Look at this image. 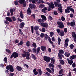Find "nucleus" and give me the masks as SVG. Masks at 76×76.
<instances>
[{"label": "nucleus", "instance_id": "cd10ccee", "mask_svg": "<svg viewBox=\"0 0 76 76\" xmlns=\"http://www.w3.org/2000/svg\"><path fill=\"white\" fill-rule=\"evenodd\" d=\"M23 44V41L21 40L20 42L17 44L18 46L22 45Z\"/></svg>", "mask_w": 76, "mask_h": 76}, {"label": "nucleus", "instance_id": "2eb2a0df", "mask_svg": "<svg viewBox=\"0 0 76 76\" xmlns=\"http://www.w3.org/2000/svg\"><path fill=\"white\" fill-rule=\"evenodd\" d=\"M46 10H47V8L46 7H44L43 9L42 10V12L43 13H47V12H46Z\"/></svg>", "mask_w": 76, "mask_h": 76}, {"label": "nucleus", "instance_id": "c85d7f7f", "mask_svg": "<svg viewBox=\"0 0 76 76\" xmlns=\"http://www.w3.org/2000/svg\"><path fill=\"white\" fill-rule=\"evenodd\" d=\"M37 72H38L39 73V74L40 75H42V71L40 69H39L37 70Z\"/></svg>", "mask_w": 76, "mask_h": 76}, {"label": "nucleus", "instance_id": "4be33fe9", "mask_svg": "<svg viewBox=\"0 0 76 76\" xmlns=\"http://www.w3.org/2000/svg\"><path fill=\"white\" fill-rule=\"evenodd\" d=\"M59 61L60 64H61L62 65H64V61L62 59L59 60Z\"/></svg>", "mask_w": 76, "mask_h": 76}, {"label": "nucleus", "instance_id": "052dcab7", "mask_svg": "<svg viewBox=\"0 0 76 76\" xmlns=\"http://www.w3.org/2000/svg\"><path fill=\"white\" fill-rule=\"evenodd\" d=\"M72 67L73 68H75V67H76V64L75 63V62H74L73 63L72 65Z\"/></svg>", "mask_w": 76, "mask_h": 76}, {"label": "nucleus", "instance_id": "49530a36", "mask_svg": "<svg viewBox=\"0 0 76 76\" xmlns=\"http://www.w3.org/2000/svg\"><path fill=\"white\" fill-rule=\"evenodd\" d=\"M32 46H33L34 48H37V44L35 42L32 44Z\"/></svg>", "mask_w": 76, "mask_h": 76}, {"label": "nucleus", "instance_id": "4c0bfd02", "mask_svg": "<svg viewBox=\"0 0 76 76\" xmlns=\"http://www.w3.org/2000/svg\"><path fill=\"white\" fill-rule=\"evenodd\" d=\"M63 72V69H61L60 70V71L59 72V75H61V74Z\"/></svg>", "mask_w": 76, "mask_h": 76}, {"label": "nucleus", "instance_id": "0eeeda50", "mask_svg": "<svg viewBox=\"0 0 76 76\" xmlns=\"http://www.w3.org/2000/svg\"><path fill=\"white\" fill-rule=\"evenodd\" d=\"M47 4H48L49 7L51 8V9H54V4L53 2H52L50 4H48V3L47 2Z\"/></svg>", "mask_w": 76, "mask_h": 76}, {"label": "nucleus", "instance_id": "e2e57ef3", "mask_svg": "<svg viewBox=\"0 0 76 76\" xmlns=\"http://www.w3.org/2000/svg\"><path fill=\"white\" fill-rule=\"evenodd\" d=\"M54 4L55 7H57L58 6V3L55 1L54 2Z\"/></svg>", "mask_w": 76, "mask_h": 76}, {"label": "nucleus", "instance_id": "13d9d810", "mask_svg": "<svg viewBox=\"0 0 76 76\" xmlns=\"http://www.w3.org/2000/svg\"><path fill=\"white\" fill-rule=\"evenodd\" d=\"M42 32H45V28H42Z\"/></svg>", "mask_w": 76, "mask_h": 76}, {"label": "nucleus", "instance_id": "6e6552de", "mask_svg": "<svg viewBox=\"0 0 76 76\" xmlns=\"http://www.w3.org/2000/svg\"><path fill=\"white\" fill-rule=\"evenodd\" d=\"M40 25L41 26L44 27V28H48V24L46 23H40Z\"/></svg>", "mask_w": 76, "mask_h": 76}, {"label": "nucleus", "instance_id": "aec40b11", "mask_svg": "<svg viewBox=\"0 0 76 76\" xmlns=\"http://www.w3.org/2000/svg\"><path fill=\"white\" fill-rule=\"evenodd\" d=\"M40 51V47H39L37 49H36V55H38V53H39Z\"/></svg>", "mask_w": 76, "mask_h": 76}, {"label": "nucleus", "instance_id": "393cba45", "mask_svg": "<svg viewBox=\"0 0 76 76\" xmlns=\"http://www.w3.org/2000/svg\"><path fill=\"white\" fill-rule=\"evenodd\" d=\"M48 66H49V67H50V68H54V64L50 63L49 64Z\"/></svg>", "mask_w": 76, "mask_h": 76}, {"label": "nucleus", "instance_id": "473e14b6", "mask_svg": "<svg viewBox=\"0 0 76 76\" xmlns=\"http://www.w3.org/2000/svg\"><path fill=\"white\" fill-rule=\"evenodd\" d=\"M6 19L9 22H12V20L10 18H9L8 17L6 18Z\"/></svg>", "mask_w": 76, "mask_h": 76}, {"label": "nucleus", "instance_id": "dca6fc26", "mask_svg": "<svg viewBox=\"0 0 76 76\" xmlns=\"http://www.w3.org/2000/svg\"><path fill=\"white\" fill-rule=\"evenodd\" d=\"M37 71V69L35 68L33 70V73L34 75H38V72L37 71Z\"/></svg>", "mask_w": 76, "mask_h": 76}, {"label": "nucleus", "instance_id": "c03bdc74", "mask_svg": "<svg viewBox=\"0 0 76 76\" xmlns=\"http://www.w3.org/2000/svg\"><path fill=\"white\" fill-rule=\"evenodd\" d=\"M11 18H12L14 22H15V21H16V18L15 16L12 17Z\"/></svg>", "mask_w": 76, "mask_h": 76}, {"label": "nucleus", "instance_id": "774afa93", "mask_svg": "<svg viewBox=\"0 0 76 76\" xmlns=\"http://www.w3.org/2000/svg\"><path fill=\"white\" fill-rule=\"evenodd\" d=\"M52 40L53 41V42H55V41H56V39L54 38V37H52Z\"/></svg>", "mask_w": 76, "mask_h": 76}, {"label": "nucleus", "instance_id": "69168bd1", "mask_svg": "<svg viewBox=\"0 0 76 76\" xmlns=\"http://www.w3.org/2000/svg\"><path fill=\"white\" fill-rule=\"evenodd\" d=\"M32 51H33V52L35 53L37 52V49L34 48L32 49Z\"/></svg>", "mask_w": 76, "mask_h": 76}, {"label": "nucleus", "instance_id": "f257e3e1", "mask_svg": "<svg viewBox=\"0 0 76 76\" xmlns=\"http://www.w3.org/2000/svg\"><path fill=\"white\" fill-rule=\"evenodd\" d=\"M22 52L23 53L22 55V57L24 58L26 57V60H29L30 59L29 57L30 53H29L28 52H26L24 50H23Z\"/></svg>", "mask_w": 76, "mask_h": 76}, {"label": "nucleus", "instance_id": "338daca9", "mask_svg": "<svg viewBox=\"0 0 76 76\" xmlns=\"http://www.w3.org/2000/svg\"><path fill=\"white\" fill-rule=\"evenodd\" d=\"M50 70H51V72H52L53 73H54V69L53 68H50Z\"/></svg>", "mask_w": 76, "mask_h": 76}, {"label": "nucleus", "instance_id": "0e129e2a", "mask_svg": "<svg viewBox=\"0 0 76 76\" xmlns=\"http://www.w3.org/2000/svg\"><path fill=\"white\" fill-rule=\"evenodd\" d=\"M53 13L55 15H57L58 14V13H57V11H54L53 12Z\"/></svg>", "mask_w": 76, "mask_h": 76}, {"label": "nucleus", "instance_id": "58836bf2", "mask_svg": "<svg viewBox=\"0 0 76 76\" xmlns=\"http://www.w3.org/2000/svg\"><path fill=\"white\" fill-rule=\"evenodd\" d=\"M48 36L47 34H45L44 38H45V40H47V39H48Z\"/></svg>", "mask_w": 76, "mask_h": 76}, {"label": "nucleus", "instance_id": "864d4df0", "mask_svg": "<svg viewBox=\"0 0 76 76\" xmlns=\"http://www.w3.org/2000/svg\"><path fill=\"white\" fill-rule=\"evenodd\" d=\"M69 40L68 38H67L66 39L65 41V43H68V42H69Z\"/></svg>", "mask_w": 76, "mask_h": 76}, {"label": "nucleus", "instance_id": "9d476101", "mask_svg": "<svg viewBox=\"0 0 76 76\" xmlns=\"http://www.w3.org/2000/svg\"><path fill=\"white\" fill-rule=\"evenodd\" d=\"M40 49L42 51H47V47L45 46H41Z\"/></svg>", "mask_w": 76, "mask_h": 76}, {"label": "nucleus", "instance_id": "39448f33", "mask_svg": "<svg viewBox=\"0 0 76 76\" xmlns=\"http://www.w3.org/2000/svg\"><path fill=\"white\" fill-rule=\"evenodd\" d=\"M13 57L16 58L18 57V53L16 52H14L10 56V58L12 59Z\"/></svg>", "mask_w": 76, "mask_h": 76}, {"label": "nucleus", "instance_id": "7c9ffc66", "mask_svg": "<svg viewBox=\"0 0 76 76\" xmlns=\"http://www.w3.org/2000/svg\"><path fill=\"white\" fill-rule=\"evenodd\" d=\"M44 7H45V5H44V4H40L39 5V7L40 9H42L44 8Z\"/></svg>", "mask_w": 76, "mask_h": 76}, {"label": "nucleus", "instance_id": "a211bd4d", "mask_svg": "<svg viewBox=\"0 0 76 76\" xmlns=\"http://www.w3.org/2000/svg\"><path fill=\"white\" fill-rule=\"evenodd\" d=\"M17 70L18 71H21L22 70V68L19 66H17L16 67Z\"/></svg>", "mask_w": 76, "mask_h": 76}, {"label": "nucleus", "instance_id": "bb28decb", "mask_svg": "<svg viewBox=\"0 0 76 76\" xmlns=\"http://www.w3.org/2000/svg\"><path fill=\"white\" fill-rule=\"evenodd\" d=\"M55 61H56V59H54L53 58H51V63H52V64H54V63H55Z\"/></svg>", "mask_w": 76, "mask_h": 76}, {"label": "nucleus", "instance_id": "3c124183", "mask_svg": "<svg viewBox=\"0 0 76 76\" xmlns=\"http://www.w3.org/2000/svg\"><path fill=\"white\" fill-rule=\"evenodd\" d=\"M69 47L71 49H73V47H74V45L72 44L70 45H69Z\"/></svg>", "mask_w": 76, "mask_h": 76}, {"label": "nucleus", "instance_id": "4468645a", "mask_svg": "<svg viewBox=\"0 0 76 76\" xmlns=\"http://www.w3.org/2000/svg\"><path fill=\"white\" fill-rule=\"evenodd\" d=\"M66 60L68 61V64H70V65H72L73 63V61L69 59V58H68L66 59Z\"/></svg>", "mask_w": 76, "mask_h": 76}, {"label": "nucleus", "instance_id": "4d7b16f0", "mask_svg": "<svg viewBox=\"0 0 76 76\" xmlns=\"http://www.w3.org/2000/svg\"><path fill=\"white\" fill-rule=\"evenodd\" d=\"M70 10L71 12H72V13H75L74 9H73V8H70Z\"/></svg>", "mask_w": 76, "mask_h": 76}, {"label": "nucleus", "instance_id": "a878e982", "mask_svg": "<svg viewBox=\"0 0 76 76\" xmlns=\"http://www.w3.org/2000/svg\"><path fill=\"white\" fill-rule=\"evenodd\" d=\"M20 16L21 19H23V18L24 17V16H23V12H22V11H21L20 12Z\"/></svg>", "mask_w": 76, "mask_h": 76}, {"label": "nucleus", "instance_id": "de8ad7c7", "mask_svg": "<svg viewBox=\"0 0 76 76\" xmlns=\"http://www.w3.org/2000/svg\"><path fill=\"white\" fill-rule=\"evenodd\" d=\"M31 56L32 57V58L33 59H34L35 60H36V57H35V55L32 54H31Z\"/></svg>", "mask_w": 76, "mask_h": 76}, {"label": "nucleus", "instance_id": "1a4fd4ad", "mask_svg": "<svg viewBox=\"0 0 76 76\" xmlns=\"http://www.w3.org/2000/svg\"><path fill=\"white\" fill-rule=\"evenodd\" d=\"M72 36L73 38H75L74 39V41L76 42V34L75 33V32L74 31H73L72 33Z\"/></svg>", "mask_w": 76, "mask_h": 76}, {"label": "nucleus", "instance_id": "7ed1b4c3", "mask_svg": "<svg viewBox=\"0 0 76 76\" xmlns=\"http://www.w3.org/2000/svg\"><path fill=\"white\" fill-rule=\"evenodd\" d=\"M6 69L7 70L10 69V72H14L13 66L12 65H7L6 66Z\"/></svg>", "mask_w": 76, "mask_h": 76}, {"label": "nucleus", "instance_id": "5701e85b", "mask_svg": "<svg viewBox=\"0 0 76 76\" xmlns=\"http://www.w3.org/2000/svg\"><path fill=\"white\" fill-rule=\"evenodd\" d=\"M62 9L63 7H60L58 8V10H59L61 13H62L63 12V10H62Z\"/></svg>", "mask_w": 76, "mask_h": 76}, {"label": "nucleus", "instance_id": "ea45409f", "mask_svg": "<svg viewBox=\"0 0 76 76\" xmlns=\"http://www.w3.org/2000/svg\"><path fill=\"white\" fill-rule=\"evenodd\" d=\"M31 31L32 34L34 32V26H31Z\"/></svg>", "mask_w": 76, "mask_h": 76}, {"label": "nucleus", "instance_id": "680f3d73", "mask_svg": "<svg viewBox=\"0 0 76 76\" xmlns=\"http://www.w3.org/2000/svg\"><path fill=\"white\" fill-rule=\"evenodd\" d=\"M56 31L58 34H60V30L59 28H57L56 29Z\"/></svg>", "mask_w": 76, "mask_h": 76}, {"label": "nucleus", "instance_id": "c9c22d12", "mask_svg": "<svg viewBox=\"0 0 76 76\" xmlns=\"http://www.w3.org/2000/svg\"><path fill=\"white\" fill-rule=\"evenodd\" d=\"M34 29L35 31H38L39 29V26H36L34 27Z\"/></svg>", "mask_w": 76, "mask_h": 76}, {"label": "nucleus", "instance_id": "f03ea898", "mask_svg": "<svg viewBox=\"0 0 76 76\" xmlns=\"http://www.w3.org/2000/svg\"><path fill=\"white\" fill-rule=\"evenodd\" d=\"M62 54H64V51L62 50H59V53L58 54V57L59 59H62V57H64V56Z\"/></svg>", "mask_w": 76, "mask_h": 76}, {"label": "nucleus", "instance_id": "6ab92c4d", "mask_svg": "<svg viewBox=\"0 0 76 76\" xmlns=\"http://www.w3.org/2000/svg\"><path fill=\"white\" fill-rule=\"evenodd\" d=\"M41 18H42V19H43L44 20H47V18H46V17L45 15H41Z\"/></svg>", "mask_w": 76, "mask_h": 76}, {"label": "nucleus", "instance_id": "ddd939ff", "mask_svg": "<svg viewBox=\"0 0 76 76\" xmlns=\"http://www.w3.org/2000/svg\"><path fill=\"white\" fill-rule=\"evenodd\" d=\"M24 26H25V23L23 22L21 23L19 25V27L20 28L23 29L24 28Z\"/></svg>", "mask_w": 76, "mask_h": 76}, {"label": "nucleus", "instance_id": "79ce46f5", "mask_svg": "<svg viewBox=\"0 0 76 76\" xmlns=\"http://www.w3.org/2000/svg\"><path fill=\"white\" fill-rule=\"evenodd\" d=\"M48 19L49 20H52L53 19V17L51 16H48Z\"/></svg>", "mask_w": 76, "mask_h": 76}, {"label": "nucleus", "instance_id": "20e7f679", "mask_svg": "<svg viewBox=\"0 0 76 76\" xmlns=\"http://www.w3.org/2000/svg\"><path fill=\"white\" fill-rule=\"evenodd\" d=\"M57 25H58V28H60V29H62V28H63L64 26L63 23L60 21H57Z\"/></svg>", "mask_w": 76, "mask_h": 76}, {"label": "nucleus", "instance_id": "603ef678", "mask_svg": "<svg viewBox=\"0 0 76 76\" xmlns=\"http://www.w3.org/2000/svg\"><path fill=\"white\" fill-rule=\"evenodd\" d=\"M61 20H62V21H64L65 20V18L63 16H62L61 18Z\"/></svg>", "mask_w": 76, "mask_h": 76}, {"label": "nucleus", "instance_id": "f704fd0d", "mask_svg": "<svg viewBox=\"0 0 76 76\" xmlns=\"http://www.w3.org/2000/svg\"><path fill=\"white\" fill-rule=\"evenodd\" d=\"M30 45H31V43L29 41H28L26 42L27 47H30Z\"/></svg>", "mask_w": 76, "mask_h": 76}, {"label": "nucleus", "instance_id": "8fccbe9b", "mask_svg": "<svg viewBox=\"0 0 76 76\" xmlns=\"http://www.w3.org/2000/svg\"><path fill=\"white\" fill-rule=\"evenodd\" d=\"M54 33H53V32H51L50 33V37H53V35H54Z\"/></svg>", "mask_w": 76, "mask_h": 76}, {"label": "nucleus", "instance_id": "bf43d9fd", "mask_svg": "<svg viewBox=\"0 0 76 76\" xmlns=\"http://www.w3.org/2000/svg\"><path fill=\"white\" fill-rule=\"evenodd\" d=\"M19 2L18 1H14V3L15 5V6H17V5H18V4H19L18 2Z\"/></svg>", "mask_w": 76, "mask_h": 76}, {"label": "nucleus", "instance_id": "412c9836", "mask_svg": "<svg viewBox=\"0 0 76 76\" xmlns=\"http://www.w3.org/2000/svg\"><path fill=\"white\" fill-rule=\"evenodd\" d=\"M25 0H19L18 1V3H20V4H23L25 3Z\"/></svg>", "mask_w": 76, "mask_h": 76}, {"label": "nucleus", "instance_id": "f8f14e48", "mask_svg": "<svg viewBox=\"0 0 76 76\" xmlns=\"http://www.w3.org/2000/svg\"><path fill=\"white\" fill-rule=\"evenodd\" d=\"M49 37V39L48 40L49 42H50V44L52 45L53 48H55V45H54V42L51 41V38L50 37Z\"/></svg>", "mask_w": 76, "mask_h": 76}, {"label": "nucleus", "instance_id": "a18cd8bd", "mask_svg": "<svg viewBox=\"0 0 76 76\" xmlns=\"http://www.w3.org/2000/svg\"><path fill=\"white\" fill-rule=\"evenodd\" d=\"M65 12L66 13H67V14L68 13H69L70 12V10H66V9H65Z\"/></svg>", "mask_w": 76, "mask_h": 76}, {"label": "nucleus", "instance_id": "09e8293b", "mask_svg": "<svg viewBox=\"0 0 76 76\" xmlns=\"http://www.w3.org/2000/svg\"><path fill=\"white\" fill-rule=\"evenodd\" d=\"M45 35V34H44L42 33L40 34V37H41V38H43L44 37Z\"/></svg>", "mask_w": 76, "mask_h": 76}, {"label": "nucleus", "instance_id": "5fc2aeb1", "mask_svg": "<svg viewBox=\"0 0 76 76\" xmlns=\"http://www.w3.org/2000/svg\"><path fill=\"white\" fill-rule=\"evenodd\" d=\"M10 12L11 15H13V9H11L10 10Z\"/></svg>", "mask_w": 76, "mask_h": 76}, {"label": "nucleus", "instance_id": "a19ab883", "mask_svg": "<svg viewBox=\"0 0 76 76\" xmlns=\"http://www.w3.org/2000/svg\"><path fill=\"white\" fill-rule=\"evenodd\" d=\"M4 61L5 62V63H7V57H5L4 58Z\"/></svg>", "mask_w": 76, "mask_h": 76}, {"label": "nucleus", "instance_id": "72a5a7b5", "mask_svg": "<svg viewBox=\"0 0 76 76\" xmlns=\"http://www.w3.org/2000/svg\"><path fill=\"white\" fill-rule=\"evenodd\" d=\"M71 26H75V22H71L70 23Z\"/></svg>", "mask_w": 76, "mask_h": 76}, {"label": "nucleus", "instance_id": "37998d69", "mask_svg": "<svg viewBox=\"0 0 76 76\" xmlns=\"http://www.w3.org/2000/svg\"><path fill=\"white\" fill-rule=\"evenodd\" d=\"M58 45H60L61 42V39H60V38L58 37Z\"/></svg>", "mask_w": 76, "mask_h": 76}, {"label": "nucleus", "instance_id": "423d86ee", "mask_svg": "<svg viewBox=\"0 0 76 76\" xmlns=\"http://www.w3.org/2000/svg\"><path fill=\"white\" fill-rule=\"evenodd\" d=\"M43 58L45 61H46L47 63H49L50 61V60H51V58L48 56L47 57L46 56H44Z\"/></svg>", "mask_w": 76, "mask_h": 76}, {"label": "nucleus", "instance_id": "c756f323", "mask_svg": "<svg viewBox=\"0 0 76 76\" xmlns=\"http://www.w3.org/2000/svg\"><path fill=\"white\" fill-rule=\"evenodd\" d=\"M75 55H73L72 56H70L69 57L70 59V60H72V59H75Z\"/></svg>", "mask_w": 76, "mask_h": 76}, {"label": "nucleus", "instance_id": "9b49d317", "mask_svg": "<svg viewBox=\"0 0 76 76\" xmlns=\"http://www.w3.org/2000/svg\"><path fill=\"white\" fill-rule=\"evenodd\" d=\"M29 6L30 8L31 9H36V6L34 4H29Z\"/></svg>", "mask_w": 76, "mask_h": 76}, {"label": "nucleus", "instance_id": "2f4dec72", "mask_svg": "<svg viewBox=\"0 0 76 76\" xmlns=\"http://www.w3.org/2000/svg\"><path fill=\"white\" fill-rule=\"evenodd\" d=\"M60 35L61 37L64 35V31H61L60 33Z\"/></svg>", "mask_w": 76, "mask_h": 76}, {"label": "nucleus", "instance_id": "e433bc0d", "mask_svg": "<svg viewBox=\"0 0 76 76\" xmlns=\"http://www.w3.org/2000/svg\"><path fill=\"white\" fill-rule=\"evenodd\" d=\"M46 70L48 72H49V73H51L52 72V71H51V70L50 69V68H46Z\"/></svg>", "mask_w": 76, "mask_h": 76}, {"label": "nucleus", "instance_id": "f3484780", "mask_svg": "<svg viewBox=\"0 0 76 76\" xmlns=\"http://www.w3.org/2000/svg\"><path fill=\"white\" fill-rule=\"evenodd\" d=\"M27 13L28 15L31 14V9L29 7H28L27 9Z\"/></svg>", "mask_w": 76, "mask_h": 76}, {"label": "nucleus", "instance_id": "6e6d98bb", "mask_svg": "<svg viewBox=\"0 0 76 76\" xmlns=\"http://www.w3.org/2000/svg\"><path fill=\"white\" fill-rule=\"evenodd\" d=\"M19 34H21L22 35H23V32H22V31L21 30V29H19Z\"/></svg>", "mask_w": 76, "mask_h": 76}, {"label": "nucleus", "instance_id": "b1692460", "mask_svg": "<svg viewBox=\"0 0 76 76\" xmlns=\"http://www.w3.org/2000/svg\"><path fill=\"white\" fill-rule=\"evenodd\" d=\"M70 53H69L67 52H65V54H64V55L65 56V57H68L70 56Z\"/></svg>", "mask_w": 76, "mask_h": 76}]
</instances>
